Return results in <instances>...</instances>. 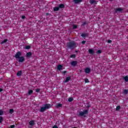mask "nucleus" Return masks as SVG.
Instances as JSON below:
<instances>
[{
	"instance_id": "nucleus-1",
	"label": "nucleus",
	"mask_w": 128,
	"mask_h": 128,
	"mask_svg": "<svg viewBox=\"0 0 128 128\" xmlns=\"http://www.w3.org/2000/svg\"><path fill=\"white\" fill-rule=\"evenodd\" d=\"M67 46H68V48H70L71 50H74L76 46V44L75 42H68L67 44Z\"/></svg>"
},
{
	"instance_id": "nucleus-2",
	"label": "nucleus",
	"mask_w": 128,
	"mask_h": 128,
	"mask_svg": "<svg viewBox=\"0 0 128 128\" xmlns=\"http://www.w3.org/2000/svg\"><path fill=\"white\" fill-rule=\"evenodd\" d=\"M50 108V104H45L42 106V107L40 110V112H44L46 110H48V108Z\"/></svg>"
},
{
	"instance_id": "nucleus-3",
	"label": "nucleus",
	"mask_w": 128,
	"mask_h": 128,
	"mask_svg": "<svg viewBox=\"0 0 128 128\" xmlns=\"http://www.w3.org/2000/svg\"><path fill=\"white\" fill-rule=\"evenodd\" d=\"M88 114V110H84L79 112V116H86Z\"/></svg>"
},
{
	"instance_id": "nucleus-4",
	"label": "nucleus",
	"mask_w": 128,
	"mask_h": 128,
	"mask_svg": "<svg viewBox=\"0 0 128 128\" xmlns=\"http://www.w3.org/2000/svg\"><path fill=\"white\" fill-rule=\"evenodd\" d=\"M20 56H22V53L20 52H18L15 55V58H20Z\"/></svg>"
},
{
	"instance_id": "nucleus-5",
	"label": "nucleus",
	"mask_w": 128,
	"mask_h": 128,
	"mask_svg": "<svg viewBox=\"0 0 128 128\" xmlns=\"http://www.w3.org/2000/svg\"><path fill=\"white\" fill-rule=\"evenodd\" d=\"M90 4H98V1H96V0H90Z\"/></svg>"
},
{
	"instance_id": "nucleus-6",
	"label": "nucleus",
	"mask_w": 128,
	"mask_h": 128,
	"mask_svg": "<svg viewBox=\"0 0 128 128\" xmlns=\"http://www.w3.org/2000/svg\"><path fill=\"white\" fill-rule=\"evenodd\" d=\"M18 58H19L18 62H23L24 61V56L20 57Z\"/></svg>"
},
{
	"instance_id": "nucleus-7",
	"label": "nucleus",
	"mask_w": 128,
	"mask_h": 128,
	"mask_svg": "<svg viewBox=\"0 0 128 128\" xmlns=\"http://www.w3.org/2000/svg\"><path fill=\"white\" fill-rule=\"evenodd\" d=\"M70 64H72L73 66H76V64H78V62L73 61L70 62Z\"/></svg>"
},
{
	"instance_id": "nucleus-8",
	"label": "nucleus",
	"mask_w": 128,
	"mask_h": 128,
	"mask_svg": "<svg viewBox=\"0 0 128 128\" xmlns=\"http://www.w3.org/2000/svg\"><path fill=\"white\" fill-rule=\"evenodd\" d=\"M85 72L86 74H90V68H85Z\"/></svg>"
},
{
	"instance_id": "nucleus-9",
	"label": "nucleus",
	"mask_w": 128,
	"mask_h": 128,
	"mask_svg": "<svg viewBox=\"0 0 128 128\" xmlns=\"http://www.w3.org/2000/svg\"><path fill=\"white\" fill-rule=\"evenodd\" d=\"M116 12H122V8H117L116 9Z\"/></svg>"
},
{
	"instance_id": "nucleus-10",
	"label": "nucleus",
	"mask_w": 128,
	"mask_h": 128,
	"mask_svg": "<svg viewBox=\"0 0 128 128\" xmlns=\"http://www.w3.org/2000/svg\"><path fill=\"white\" fill-rule=\"evenodd\" d=\"M89 53L91 54H94V50L92 49H89L88 50Z\"/></svg>"
},
{
	"instance_id": "nucleus-11",
	"label": "nucleus",
	"mask_w": 128,
	"mask_h": 128,
	"mask_svg": "<svg viewBox=\"0 0 128 128\" xmlns=\"http://www.w3.org/2000/svg\"><path fill=\"white\" fill-rule=\"evenodd\" d=\"M70 76H68V77H67L66 78V80L64 82H70Z\"/></svg>"
},
{
	"instance_id": "nucleus-12",
	"label": "nucleus",
	"mask_w": 128,
	"mask_h": 128,
	"mask_svg": "<svg viewBox=\"0 0 128 128\" xmlns=\"http://www.w3.org/2000/svg\"><path fill=\"white\" fill-rule=\"evenodd\" d=\"M57 68L58 70H60L62 68V65H58L57 67Z\"/></svg>"
},
{
	"instance_id": "nucleus-13",
	"label": "nucleus",
	"mask_w": 128,
	"mask_h": 128,
	"mask_svg": "<svg viewBox=\"0 0 128 128\" xmlns=\"http://www.w3.org/2000/svg\"><path fill=\"white\" fill-rule=\"evenodd\" d=\"M58 7L60 8H64V4H60V5H58Z\"/></svg>"
},
{
	"instance_id": "nucleus-14",
	"label": "nucleus",
	"mask_w": 128,
	"mask_h": 128,
	"mask_svg": "<svg viewBox=\"0 0 128 128\" xmlns=\"http://www.w3.org/2000/svg\"><path fill=\"white\" fill-rule=\"evenodd\" d=\"M82 2V0H74V2L76 4H78V2Z\"/></svg>"
},
{
	"instance_id": "nucleus-15",
	"label": "nucleus",
	"mask_w": 128,
	"mask_h": 128,
	"mask_svg": "<svg viewBox=\"0 0 128 128\" xmlns=\"http://www.w3.org/2000/svg\"><path fill=\"white\" fill-rule=\"evenodd\" d=\"M26 56L28 58H30V56H32V52H28L26 54Z\"/></svg>"
},
{
	"instance_id": "nucleus-16",
	"label": "nucleus",
	"mask_w": 128,
	"mask_h": 128,
	"mask_svg": "<svg viewBox=\"0 0 128 128\" xmlns=\"http://www.w3.org/2000/svg\"><path fill=\"white\" fill-rule=\"evenodd\" d=\"M62 106L61 104H56V108H62Z\"/></svg>"
},
{
	"instance_id": "nucleus-17",
	"label": "nucleus",
	"mask_w": 128,
	"mask_h": 128,
	"mask_svg": "<svg viewBox=\"0 0 128 128\" xmlns=\"http://www.w3.org/2000/svg\"><path fill=\"white\" fill-rule=\"evenodd\" d=\"M30 126H34V121H30L29 122Z\"/></svg>"
},
{
	"instance_id": "nucleus-18",
	"label": "nucleus",
	"mask_w": 128,
	"mask_h": 128,
	"mask_svg": "<svg viewBox=\"0 0 128 128\" xmlns=\"http://www.w3.org/2000/svg\"><path fill=\"white\" fill-rule=\"evenodd\" d=\"M54 12H57V10H60V8L58 6L57 7L54 8Z\"/></svg>"
},
{
	"instance_id": "nucleus-19",
	"label": "nucleus",
	"mask_w": 128,
	"mask_h": 128,
	"mask_svg": "<svg viewBox=\"0 0 128 128\" xmlns=\"http://www.w3.org/2000/svg\"><path fill=\"white\" fill-rule=\"evenodd\" d=\"M124 80H125V82H128V76H126L124 77Z\"/></svg>"
},
{
	"instance_id": "nucleus-20",
	"label": "nucleus",
	"mask_w": 128,
	"mask_h": 128,
	"mask_svg": "<svg viewBox=\"0 0 128 128\" xmlns=\"http://www.w3.org/2000/svg\"><path fill=\"white\" fill-rule=\"evenodd\" d=\"M21 75H22V71L18 72L17 73L18 76H20Z\"/></svg>"
},
{
	"instance_id": "nucleus-21",
	"label": "nucleus",
	"mask_w": 128,
	"mask_h": 128,
	"mask_svg": "<svg viewBox=\"0 0 128 128\" xmlns=\"http://www.w3.org/2000/svg\"><path fill=\"white\" fill-rule=\"evenodd\" d=\"M86 36H87L86 34H84V33L82 34H81V36H82V38H86Z\"/></svg>"
},
{
	"instance_id": "nucleus-22",
	"label": "nucleus",
	"mask_w": 128,
	"mask_h": 128,
	"mask_svg": "<svg viewBox=\"0 0 128 128\" xmlns=\"http://www.w3.org/2000/svg\"><path fill=\"white\" fill-rule=\"evenodd\" d=\"M8 42V39H5V40H4V41L1 42V44H4V42Z\"/></svg>"
},
{
	"instance_id": "nucleus-23",
	"label": "nucleus",
	"mask_w": 128,
	"mask_h": 128,
	"mask_svg": "<svg viewBox=\"0 0 128 128\" xmlns=\"http://www.w3.org/2000/svg\"><path fill=\"white\" fill-rule=\"evenodd\" d=\"M26 50H30V46H25Z\"/></svg>"
},
{
	"instance_id": "nucleus-24",
	"label": "nucleus",
	"mask_w": 128,
	"mask_h": 128,
	"mask_svg": "<svg viewBox=\"0 0 128 128\" xmlns=\"http://www.w3.org/2000/svg\"><path fill=\"white\" fill-rule=\"evenodd\" d=\"M32 92H33L32 90H30L28 92V94H32Z\"/></svg>"
},
{
	"instance_id": "nucleus-25",
	"label": "nucleus",
	"mask_w": 128,
	"mask_h": 128,
	"mask_svg": "<svg viewBox=\"0 0 128 128\" xmlns=\"http://www.w3.org/2000/svg\"><path fill=\"white\" fill-rule=\"evenodd\" d=\"M3 120H4V118L2 116H0V124H1V122H2Z\"/></svg>"
},
{
	"instance_id": "nucleus-26",
	"label": "nucleus",
	"mask_w": 128,
	"mask_h": 128,
	"mask_svg": "<svg viewBox=\"0 0 128 128\" xmlns=\"http://www.w3.org/2000/svg\"><path fill=\"white\" fill-rule=\"evenodd\" d=\"M73 100L74 99L72 98H69L68 100V102H72Z\"/></svg>"
},
{
	"instance_id": "nucleus-27",
	"label": "nucleus",
	"mask_w": 128,
	"mask_h": 128,
	"mask_svg": "<svg viewBox=\"0 0 128 128\" xmlns=\"http://www.w3.org/2000/svg\"><path fill=\"white\" fill-rule=\"evenodd\" d=\"M4 114V112L2 111V110H0V116H2Z\"/></svg>"
},
{
	"instance_id": "nucleus-28",
	"label": "nucleus",
	"mask_w": 128,
	"mask_h": 128,
	"mask_svg": "<svg viewBox=\"0 0 128 128\" xmlns=\"http://www.w3.org/2000/svg\"><path fill=\"white\" fill-rule=\"evenodd\" d=\"M10 114H12L14 112V109H10Z\"/></svg>"
},
{
	"instance_id": "nucleus-29",
	"label": "nucleus",
	"mask_w": 128,
	"mask_h": 128,
	"mask_svg": "<svg viewBox=\"0 0 128 128\" xmlns=\"http://www.w3.org/2000/svg\"><path fill=\"white\" fill-rule=\"evenodd\" d=\"M120 108V106H118L116 108V110H119Z\"/></svg>"
},
{
	"instance_id": "nucleus-30",
	"label": "nucleus",
	"mask_w": 128,
	"mask_h": 128,
	"mask_svg": "<svg viewBox=\"0 0 128 128\" xmlns=\"http://www.w3.org/2000/svg\"><path fill=\"white\" fill-rule=\"evenodd\" d=\"M124 94H128V90H124Z\"/></svg>"
},
{
	"instance_id": "nucleus-31",
	"label": "nucleus",
	"mask_w": 128,
	"mask_h": 128,
	"mask_svg": "<svg viewBox=\"0 0 128 128\" xmlns=\"http://www.w3.org/2000/svg\"><path fill=\"white\" fill-rule=\"evenodd\" d=\"M70 58H76V54H72L70 56Z\"/></svg>"
},
{
	"instance_id": "nucleus-32",
	"label": "nucleus",
	"mask_w": 128,
	"mask_h": 128,
	"mask_svg": "<svg viewBox=\"0 0 128 128\" xmlns=\"http://www.w3.org/2000/svg\"><path fill=\"white\" fill-rule=\"evenodd\" d=\"M86 24H88V22H84L82 24V26H86Z\"/></svg>"
},
{
	"instance_id": "nucleus-33",
	"label": "nucleus",
	"mask_w": 128,
	"mask_h": 128,
	"mask_svg": "<svg viewBox=\"0 0 128 128\" xmlns=\"http://www.w3.org/2000/svg\"><path fill=\"white\" fill-rule=\"evenodd\" d=\"M98 54H102V50H98L97 51Z\"/></svg>"
},
{
	"instance_id": "nucleus-34",
	"label": "nucleus",
	"mask_w": 128,
	"mask_h": 128,
	"mask_svg": "<svg viewBox=\"0 0 128 128\" xmlns=\"http://www.w3.org/2000/svg\"><path fill=\"white\" fill-rule=\"evenodd\" d=\"M78 28V26L76 25H74L73 26V28Z\"/></svg>"
},
{
	"instance_id": "nucleus-35",
	"label": "nucleus",
	"mask_w": 128,
	"mask_h": 128,
	"mask_svg": "<svg viewBox=\"0 0 128 128\" xmlns=\"http://www.w3.org/2000/svg\"><path fill=\"white\" fill-rule=\"evenodd\" d=\"M85 82H88V79L86 78L85 79Z\"/></svg>"
},
{
	"instance_id": "nucleus-36",
	"label": "nucleus",
	"mask_w": 128,
	"mask_h": 128,
	"mask_svg": "<svg viewBox=\"0 0 128 128\" xmlns=\"http://www.w3.org/2000/svg\"><path fill=\"white\" fill-rule=\"evenodd\" d=\"M40 90V89H36V92H39Z\"/></svg>"
},
{
	"instance_id": "nucleus-37",
	"label": "nucleus",
	"mask_w": 128,
	"mask_h": 128,
	"mask_svg": "<svg viewBox=\"0 0 128 128\" xmlns=\"http://www.w3.org/2000/svg\"><path fill=\"white\" fill-rule=\"evenodd\" d=\"M82 44H86V41H84V40L82 41Z\"/></svg>"
},
{
	"instance_id": "nucleus-38",
	"label": "nucleus",
	"mask_w": 128,
	"mask_h": 128,
	"mask_svg": "<svg viewBox=\"0 0 128 128\" xmlns=\"http://www.w3.org/2000/svg\"><path fill=\"white\" fill-rule=\"evenodd\" d=\"M108 44H110V42H112V40H108Z\"/></svg>"
},
{
	"instance_id": "nucleus-39",
	"label": "nucleus",
	"mask_w": 128,
	"mask_h": 128,
	"mask_svg": "<svg viewBox=\"0 0 128 128\" xmlns=\"http://www.w3.org/2000/svg\"><path fill=\"white\" fill-rule=\"evenodd\" d=\"M14 125H12L10 126V128H14Z\"/></svg>"
},
{
	"instance_id": "nucleus-40",
	"label": "nucleus",
	"mask_w": 128,
	"mask_h": 128,
	"mask_svg": "<svg viewBox=\"0 0 128 128\" xmlns=\"http://www.w3.org/2000/svg\"><path fill=\"white\" fill-rule=\"evenodd\" d=\"M22 19L26 18V16H22Z\"/></svg>"
},
{
	"instance_id": "nucleus-41",
	"label": "nucleus",
	"mask_w": 128,
	"mask_h": 128,
	"mask_svg": "<svg viewBox=\"0 0 128 128\" xmlns=\"http://www.w3.org/2000/svg\"><path fill=\"white\" fill-rule=\"evenodd\" d=\"M52 128H58V126H54Z\"/></svg>"
},
{
	"instance_id": "nucleus-42",
	"label": "nucleus",
	"mask_w": 128,
	"mask_h": 128,
	"mask_svg": "<svg viewBox=\"0 0 128 128\" xmlns=\"http://www.w3.org/2000/svg\"><path fill=\"white\" fill-rule=\"evenodd\" d=\"M2 90H3L2 88H0V92H2Z\"/></svg>"
},
{
	"instance_id": "nucleus-43",
	"label": "nucleus",
	"mask_w": 128,
	"mask_h": 128,
	"mask_svg": "<svg viewBox=\"0 0 128 128\" xmlns=\"http://www.w3.org/2000/svg\"><path fill=\"white\" fill-rule=\"evenodd\" d=\"M66 71H64V74H66Z\"/></svg>"
},
{
	"instance_id": "nucleus-44",
	"label": "nucleus",
	"mask_w": 128,
	"mask_h": 128,
	"mask_svg": "<svg viewBox=\"0 0 128 128\" xmlns=\"http://www.w3.org/2000/svg\"><path fill=\"white\" fill-rule=\"evenodd\" d=\"M88 108H90V106H88Z\"/></svg>"
}]
</instances>
